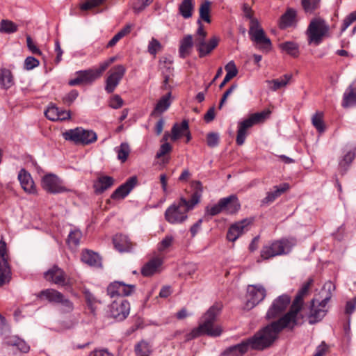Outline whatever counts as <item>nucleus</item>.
<instances>
[{
    "instance_id": "f3484780",
    "label": "nucleus",
    "mask_w": 356,
    "mask_h": 356,
    "mask_svg": "<svg viewBox=\"0 0 356 356\" xmlns=\"http://www.w3.org/2000/svg\"><path fill=\"white\" fill-rule=\"evenodd\" d=\"M135 290V285L126 284L122 282H115L111 284L107 288L108 294L111 297L127 296L131 295Z\"/></svg>"
},
{
    "instance_id": "aec40b11",
    "label": "nucleus",
    "mask_w": 356,
    "mask_h": 356,
    "mask_svg": "<svg viewBox=\"0 0 356 356\" xmlns=\"http://www.w3.org/2000/svg\"><path fill=\"white\" fill-rule=\"evenodd\" d=\"M44 277L47 281L52 282L57 285L65 284V272L56 265L46 271Z\"/></svg>"
},
{
    "instance_id": "c03bdc74",
    "label": "nucleus",
    "mask_w": 356,
    "mask_h": 356,
    "mask_svg": "<svg viewBox=\"0 0 356 356\" xmlns=\"http://www.w3.org/2000/svg\"><path fill=\"white\" fill-rule=\"evenodd\" d=\"M115 152L118 154V159L124 163L130 154L131 149L127 143H122L120 146L115 147Z\"/></svg>"
},
{
    "instance_id": "2f4dec72",
    "label": "nucleus",
    "mask_w": 356,
    "mask_h": 356,
    "mask_svg": "<svg viewBox=\"0 0 356 356\" xmlns=\"http://www.w3.org/2000/svg\"><path fill=\"white\" fill-rule=\"evenodd\" d=\"M38 297L40 298L44 297L49 302L54 303H61L64 300L63 295L58 291L52 289L42 290L39 293Z\"/></svg>"
},
{
    "instance_id": "864d4df0",
    "label": "nucleus",
    "mask_w": 356,
    "mask_h": 356,
    "mask_svg": "<svg viewBox=\"0 0 356 356\" xmlns=\"http://www.w3.org/2000/svg\"><path fill=\"white\" fill-rule=\"evenodd\" d=\"M174 242V237L172 235H166L158 244V251L161 252L170 248Z\"/></svg>"
},
{
    "instance_id": "ddd939ff",
    "label": "nucleus",
    "mask_w": 356,
    "mask_h": 356,
    "mask_svg": "<svg viewBox=\"0 0 356 356\" xmlns=\"http://www.w3.org/2000/svg\"><path fill=\"white\" fill-rule=\"evenodd\" d=\"M130 312V304L124 298L120 297L110 305V316L118 321L124 320Z\"/></svg>"
},
{
    "instance_id": "ea45409f",
    "label": "nucleus",
    "mask_w": 356,
    "mask_h": 356,
    "mask_svg": "<svg viewBox=\"0 0 356 356\" xmlns=\"http://www.w3.org/2000/svg\"><path fill=\"white\" fill-rule=\"evenodd\" d=\"M279 48L293 57L296 58L299 56V46L294 42L286 41L280 43L279 44Z\"/></svg>"
},
{
    "instance_id": "dca6fc26",
    "label": "nucleus",
    "mask_w": 356,
    "mask_h": 356,
    "mask_svg": "<svg viewBox=\"0 0 356 356\" xmlns=\"http://www.w3.org/2000/svg\"><path fill=\"white\" fill-rule=\"evenodd\" d=\"M42 187L46 191L51 193H59L65 191L60 179L54 174L49 173L42 179Z\"/></svg>"
},
{
    "instance_id": "f03ea898",
    "label": "nucleus",
    "mask_w": 356,
    "mask_h": 356,
    "mask_svg": "<svg viewBox=\"0 0 356 356\" xmlns=\"http://www.w3.org/2000/svg\"><path fill=\"white\" fill-rule=\"evenodd\" d=\"M284 329L289 330V327L281 319L275 320L257 331L252 337L245 339V341L248 349L263 350L275 342Z\"/></svg>"
},
{
    "instance_id": "72a5a7b5",
    "label": "nucleus",
    "mask_w": 356,
    "mask_h": 356,
    "mask_svg": "<svg viewBox=\"0 0 356 356\" xmlns=\"http://www.w3.org/2000/svg\"><path fill=\"white\" fill-rule=\"evenodd\" d=\"M114 180L109 176H102L98 178L94 184V188L96 193H102L104 191L111 188L113 184Z\"/></svg>"
},
{
    "instance_id": "a18cd8bd",
    "label": "nucleus",
    "mask_w": 356,
    "mask_h": 356,
    "mask_svg": "<svg viewBox=\"0 0 356 356\" xmlns=\"http://www.w3.org/2000/svg\"><path fill=\"white\" fill-rule=\"evenodd\" d=\"M312 124L319 133H323L325 130V125L323 122V113L317 111L312 118Z\"/></svg>"
},
{
    "instance_id": "09e8293b",
    "label": "nucleus",
    "mask_w": 356,
    "mask_h": 356,
    "mask_svg": "<svg viewBox=\"0 0 356 356\" xmlns=\"http://www.w3.org/2000/svg\"><path fill=\"white\" fill-rule=\"evenodd\" d=\"M211 3L209 1H205L202 3L200 8V17L207 23L211 22L210 8Z\"/></svg>"
},
{
    "instance_id": "423d86ee",
    "label": "nucleus",
    "mask_w": 356,
    "mask_h": 356,
    "mask_svg": "<svg viewBox=\"0 0 356 356\" xmlns=\"http://www.w3.org/2000/svg\"><path fill=\"white\" fill-rule=\"evenodd\" d=\"M295 245L294 239L283 238L275 241L262 248L261 257L263 259H268L277 255L287 254Z\"/></svg>"
},
{
    "instance_id": "7ed1b4c3",
    "label": "nucleus",
    "mask_w": 356,
    "mask_h": 356,
    "mask_svg": "<svg viewBox=\"0 0 356 356\" xmlns=\"http://www.w3.org/2000/svg\"><path fill=\"white\" fill-rule=\"evenodd\" d=\"M222 305L216 303L212 305L202 316L198 327L194 328L188 335V340L197 338L202 335H207L211 337H218L222 333L220 325L215 324L217 316L220 314Z\"/></svg>"
},
{
    "instance_id": "cd10ccee",
    "label": "nucleus",
    "mask_w": 356,
    "mask_h": 356,
    "mask_svg": "<svg viewBox=\"0 0 356 356\" xmlns=\"http://www.w3.org/2000/svg\"><path fill=\"white\" fill-rule=\"evenodd\" d=\"M162 264L163 260L161 258H153L143 266L141 269L142 275L146 277L154 275L158 271Z\"/></svg>"
},
{
    "instance_id": "4d7b16f0",
    "label": "nucleus",
    "mask_w": 356,
    "mask_h": 356,
    "mask_svg": "<svg viewBox=\"0 0 356 356\" xmlns=\"http://www.w3.org/2000/svg\"><path fill=\"white\" fill-rule=\"evenodd\" d=\"M108 64L106 63V61H104L102 63H100L99 66L97 69H89V72L90 74H92V79L93 81L96 80L99 77L101 76V75L103 74V72L108 67Z\"/></svg>"
},
{
    "instance_id": "69168bd1",
    "label": "nucleus",
    "mask_w": 356,
    "mask_h": 356,
    "mask_svg": "<svg viewBox=\"0 0 356 356\" xmlns=\"http://www.w3.org/2000/svg\"><path fill=\"white\" fill-rule=\"evenodd\" d=\"M355 21H356V10L350 13L348 15L346 16V17L343 19L341 31L343 32L346 31L348 27L353 23Z\"/></svg>"
},
{
    "instance_id": "f704fd0d",
    "label": "nucleus",
    "mask_w": 356,
    "mask_h": 356,
    "mask_svg": "<svg viewBox=\"0 0 356 356\" xmlns=\"http://www.w3.org/2000/svg\"><path fill=\"white\" fill-rule=\"evenodd\" d=\"M188 129V122L186 120H183L181 124L175 123L171 129L170 140L172 141H176L182 136H184L186 131H187Z\"/></svg>"
},
{
    "instance_id": "393cba45",
    "label": "nucleus",
    "mask_w": 356,
    "mask_h": 356,
    "mask_svg": "<svg viewBox=\"0 0 356 356\" xmlns=\"http://www.w3.org/2000/svg\"><path fill=\"white\" fill-rule=\"evenodd\" d=\"M113 242L115 248L120 252H129L132 249V243L125 235H115L113 237Z\"/></svg>"
},
{
    "instance_id": "1a4fd4ad",
    "label": "nucleus",
    "mask_w": 356,
    "mask_h": 356,
    "mask_svg": "<svg viewBox=\"0 0 356 356\" xmlns=\"http://www.w3.org/2000/svg\"><path fill=\"white\" fill-rule=\"evenodd\" d=\"M70 291L75 296H79L76 291H82L87 306L92 312L95 311L97 305L101 302L90 291L83 288L81 282L72 277H68V292Z\"/></svg>"
},
{
    "instance_id": "3c124183",
    "label": "nucleus",
    "mask_w": 356,
    "mask_h": 356,
    "mask_svg": "<svg viewBox=\"0 0 356 356\" xmlns=\"http://www.w3.org/2000/svg\"><path fill=\"white\" fill-rule=\"evenodd\" d=\"M291 77V74H284L280 79L272 80L270 82L273 83V90H277L281 88L286 86Z\"/></svg>"
},
{
    "instance_id": "39448f33",
    "label": "nucleus",
    "mask_w": 356,
    "mask_h": 356,
    "mask_svg": "<svg viewBox=\"0 0 356 356\" xmlns=\"http://www.w3.org/2000/svg\"><path fill=\"white\" fill-rule=\"evenodd\" d=\"M243 11L245 17L250 19L249 35L251 40L256 44L258 49L263 51L268 52L271 49L272 43L261 26L257 19L254 18L252 15L251 8L245 4L243 6Z\"/></svg>"
},
{
    "instance_id": "4be33fe9",
    "label": "nucleus",
    "mask_w": 356,
    "mask_h": 356,
    "mask_svg": "<svg viewBox=\"0 0 356 356\" xmlns=\"http://www.w3.org/2000/svg\"><path fill=\"white\" fill-rule=\"evenodd\" d=\"M245 340L241 343L226 348L220 354V356H243L248 351Z\"/></svg>"
},
{
    "instance_id": "c756f323",
    "label": "nucleus",
    "mask_w": 356,
    "mask_h": 356,
    "mask_svg": "<svg viewBox=\"0 0 356 356\" xmlns=\"http://www.w3.org/2000/svg\"><path fill=\"white\" fill-rule=\"evenodd\" d=\"M296 11L293 8H288L282 15L280 20V28L285 29L293 26L296 23Z\"/></svg>"
},
{
    "instance_id": "0e129e2a",
    "label": "nucleus",
    "mask_w": 356,
    "mask_h": 356,
    "mask_svg": "<svg viewBox=\"0 0 356 356\" xmlns=\"http://www.w3.org/2000/svg\"><path fill=\"white\" fill-rule=\"evenodd\" d=\"M161 49V44L159 40L152 38L148 44V51L152 55H156Z\"/></svg>"
},
{
    "instance_id": "473e14b6",
    "label": "nucleus",
    "mask_w": 356,
    "mask_h": 356,
    "mask_svg": "<svg viewBox=\"0 0 356 356\" xmlns=\"http://www.w3.org/2000/svg\"><path fill=\"white\" fill-rule=\"evenodd\" d=\"M220 38L218 36L213 35L209 40L205 42L203 46L198 48L197 50L200 58L204 57L209 54L218 45Z\"/></svg>"
},
{
    "instance_id": "58836bf2",
    "label": "nucleus",
    "mask_w": 356,
    "mask_h": 356,
    "mask_svg": "<svg viewBox=\"0 0 356 356\" xmlns=\"http://www.w3.org/2000/svg\"><path fill=\"white\" fill-rule=\"evenodd\" d=\"M197 24L199 26L195 35V41L193 42L197 50L205 44L206 37L207 35V33L204 29L200 19H198Z\"/></svg>"
},
{
    "instance_id": "6e6d98bb",
    "label": "nucleus",
    "mask_w": 356,
    "mask_h": 356,
    "mask_svg": "<svg viewBox=\"0 0 356 356\" xmlns=\"http://www.w3.org/2000/svg\"><path fill=\"white\" fill-rule=\"evenodd\" d=\"M225 201L220 202V200H219L216 204H215L211 207H207L206 209V212H207V213H208L209 215H210L211 216H216V215L219 214L220 213L223 212L222 207H223V206H225Z\"/></svg>"
},
{
    "instance_id": "052dcab7",
    "label": "nucleus",
    "mask_w": 356,
    "mask_h": 356,
    "mask_svg": "<svg viewBox=\"0 0 356 356\" xmlns=\"http://www.w3.org/2000/svg\"><path fill=\"white\" fill-rule=\"evenodd\" d=\"M106 0H87L81 6L83 10H90L103 4Z\"/></svg>"
},
{
    "instance_id": "2eb2a0df",
    "label": "nucleus",
    "mask_w": 356,
    "mask_h": 356,
    "mask_svg": "<svg viewBox=\"0 0 356 356\" xmlns=\"http://www.w3.org/2000/svg\"><path fill=\"white\" fill-rule=\"evenodd\" d=\"M266 296V291L261 285H250L248 287L246 307L252 309L260 302H261Z\"/></svg>"
},
{
    "instance_id": "a211bd4d",
    "label": "nucleus",
    "mask_w": 356,
    "mask_h": 356,
    "mask_svg": "<svg viewBox=\"0 0 356 356\" xmlns=\"http://www.w3.org/2000/svg\"><path fill=\"white\" fill-rule=\"evenodd\" d=\"M18 180L23 190L28 193L34 194L36 193L35 183L31 176V174L25 169L19 170L17 176Z\"/></svg>"
},
{
    "instance_id": "e2e57ef3",
    "label": "nucleus",
    "mask_w": 356,
    "mask_h": 356,
    "mask_svg": "<svg viewBox=\"0 0 356 356\" xmlns=\"http://www.w3.org/2000/svg\"><path fill=\"white\" fill-rule=\"evenodd\" d=\"M9 328L8 330H4V332L1 330V334L3 336L4 342L6 345L16 346L19 338L17 336H7L6 332V331H9Z\"/></svg>"
},
{
    "instance_id": "0eeeda50",
    "label": "nucleus",
    "mask_w": 356,
    "mask_h": 356,
    "mask_svg": "<svg viewBox=\"0 0 356 356\" xmlns=\"http://www.w3.org/2000/svg\"><path fill=\"white\" fill-rule=\"evenodd\" d=\"M329 26L320 17L313 19L307 29L309 44L318 45L329 33Z\"/></svg>"
},
{
    "instance_id": "bb28decb",
    "label": "nucleus",
    "mask_w": 356,
    "mask_h": 356,
    "mask_svg": "<svg viewBox=\"0 0 356 356\" xmlns=\"http://www.w3.org/2000/svg\"><path fill=\"white\" fill-rule=\"evenodd\" d=\"M92 78V74L90 73L88 70H81L76 72V77L68 81V85L77 86L91 83L94 81Z\"/></svg>"
},
{
    "instance_id": "5fc2aeb1",
    "label": "nucleus",
    "mask_w": 356,
    "mask_h": 356,
    "mask_svg": "<svg viewBox=\"0 0 356 356\" xmlns=\"http://www.w3.org/2000/svg\"><path fill=\"white\" fill-rule=\"evenodd\" d=\"M302 6L307 13H312L318 8L320 0H302Z\"/></svg>"
},
{
    "instance_id": "6e6552de",
    "label": "nucleus",
    "mask_w": 356,
    "mask_h": 356,
    "mask_svg": "<svg viewBox=\"0 0 356 356\" xmlns=\"http://www.w3.org/2000/svg\"><path fill=\"white\" fill-rule=\"evenodd\" d=\"M304 297L298 293L291 305L290 310L280 318L285 325L289 327V330H292L299 324L300 318H304V316L300 314L302 307Z\"/></svg>"
},
{
    "instance_id": "37998d69",
    "label": "nucleus",
    "mask_w": 356,
    "mask_h": 356,
    "mask_svg": "<svg viewBox=\"0 0 356 356\" xmlns=\"http://www.w3.org/2000/svg\"><path fill=\"white\" fill-rule=\"evenodd\" d=\"M0 83L5 89L10 88L14 84L13 77L9 70L2 69L1 70Z\"/></svg>"
},
{
    "instance_id": "c9c22d12",
    "label": "nucleus",
    "mask_w": 356,
    "mask_h": 356,
    "mask_svg": "<svg viewBox=\"0 0 356 356\" xmlns=\"http://www.w3.org/2000/svg\"><path fill=\"white\" fill-rule=\"evenodd\" d=\"M172 151V146L169 143H163L156 154V159H161L162 164L166 165L170 162V153Z\"/></svg>"
},
{
    "instance_id": "13d9d810",
    "label": "nucleus",
    "mask_w": 356,
    "mask_h": 356,
    "mask_svg": "<svg viewBox=\"0 0 356 356\" xmlns=\"http://www.w3.org/2000/svg\"><path fill=\"white\" fill-rule=\"evenodd\" d=\"M252 223V220L245 218L239 222H237L231 225V227H235L236 232H239V235L241 236L245 232L246 227Z\"/></svg>"
},
{
    "instance_id": "5701e85b",
    "label": "nucleus",
    "mask_w": 356,
    "mask_h": 356,
    "mask_svg": "<svg viewBox=\"0 0 356 356\" xmlns=\"http://www.w3.org/2000/svg\"><path fill=\"white\" fill-rule=\"evenodd\" d=\"M225 202L222 207L223 212L228 214L236 213L241 208V204L238 197L235 195H232L226 197L221 198L220 202Z\"/></svg>"
},
{
    "instance_id": "e433bc0d",
    "label": "nucleus",
    "mask_w": 356,
    "mask_h": 356,
    "mask_svg": "<svg viewBox=\"0 0 356 356\" xmlns=\"http://www.w3.org/2000/svg\"><path fill=\"white\" fill-rule=\"evenodd\" d=\"M171 92H169L165 95H163L161 97V99L159 100L157 104H156L154 111L152 113V115H154L156 113H162L164 111H165L170 106L171 101Z\"/></svg>"
},
{
    "instance_id": "f257e3e1",
    "label": "nucleus",
    "mask_w": 356,
    "mask_h": 356,
    "mask_svg": "<svg viewBox=\"0 0 356 356\" xmlns=\"http://www.w3.org/2000/svg\"><path fill=\"white\" fill-rule=\"evenodd\" d=\"M194 191L189 200L181 197L178 202H175L165 211V219L170 224H181L188 218V212L197 204L202 197V186L200 181L193 183Z\"/></svg>"
},
{
    "instance_id": "774afa93",
    "label": "nucleus",
    "mask_w": 356,
    "mask_h": 356,
    "mask_svg": "<svg viewBox=\"0 0 356 356\" xmlns=\"http://www.w3.org/2000/svg\"><path fill=\"white\" fill-rule=\"evenodd\" d=\"M123 105V99L118 95L112 97L109 102V106L115 109L122 107Z\"/></svg>"
},
{
    "instance_id": "20e7f679",
    "label": "nucleus",
    "mask_w": 356,
    "mask_h": 356,
    "mask_svg": "<svg viewBox=\"0 0 356 356\" xmlns=\"http://www.w3.org/2000/svg\"><path fill=\"white\" fill-rule=\"evenodd\" d=\"M335 286L332 282H327L320 293L322 300L313 299L311 301L307 318L309 324H314L323 319L327 313L326 305L331 299Z\"/></svg>"
},
{
    "instance_id": "a878e982",
    "label": "nucleus",
    "mask_w": 356,
    "mask_h": 356,
    "mask_svg": "<svg viewBox=\"0 0 356 356\" xmlns=\"http://www.w3.org/2000/svg\"><path fill=\"white\" fill-rule=\"evenodd\" d=\"M253 125L254 124H253L250 118L238 123L237 136L236 139V143L238 145H242L244 143L247 136V130L251 128Z\"/></svg>"
},
{
    "instance_id": "f8f14e48",
    "label": "nucleus",
    "mask_w": 356,
    "mask_h": 356,
    "mask_svg": "<svg viewBox=\"0 0 356 356\" xmlns=\"http://www.w3.org/2000/svg\"><path fill=\"white\" fill-rule=\"evenodd\" d=\"M126 73V67L122 65H117L108 72L106 79L105 90L108 93H112Z\"/></svg>"
},
{
    "instance_id": "79ce46f5",
    "label": "nucleus",
    "mask_w": 356,
    "mask_h": 356,
    "mask_svg": "<svg viewBox=\"0 0 356 356\" xmlns=\"http://www.w3.org/2000/svg\"><path fill=\"white\" fill-rule=\"evenodd\" d=\"M193 0H183L179 6V12L184 18L188 19L193 15Z\"/></svg>"
},
{
    "instance_id": "338daca9",
    "label": "nucleus",
    "mask_w": 356,
    "mask_h": 356,
    "mask_svg": "<svg viewBox=\"0 0 356 356\" xmlns=\"http://www.w3.org/2000/svg\"><path fill=\"white\" fill-rule=\"evenodd\" d=\"M39 60L33 56L27 57L24 60V68L31 70L39 65Z\"/></svg>"
},
{
    "instance_id": "4468645a",
    "label": "nucleus",
    "mask_w": 356,
    "mask_h": 356,
    "mask_svg": "<svg viewBox=\"0 0 356 356\" xmlns=\"http://www.w3.org/2000/svg\"><path fill=\"white\" fill-rule=\"evenodd\" d=\"M6 243L0 241V286L8 284L11 279V270L6 257Z\"/></svg>"
},
{
    "instance_id": "b1692460",
    "label": "nucleus",
    "mask_w": 356,
    "mask_h": 356,
    "mask_svg": "<svg viewBox=\"0 0 356 356\" xmlns=\"http://www.w3.org/2000/svg\"><path fill=\"white\" fill-rule=\"evenodd\" d=\"M289 188V184L287 183H283L279 186H275L273 188V191L268 192L266 197H264L261 202L263 204H268L274 202L278 197L282 193L286 191Z\"/></svg>"
},
{
    "instance_id": "8fccbe9b",
    "label": "nucleus",
    "mask_w": 356,
    "mask_h": 356,
    "mask_svg": "<svg viewBox=\"0 0 356 356\" xmlns=\"http://www.w3.org/2000/svg\"><path fill=\"white\" fill-rule=\"evenodd\" d=\"M350 91L347 93L345 92L343 95V100L342 106L343 107H348L356 104V94L353 91L352 86L349 87Z\"/></svg>"
},
{
    "instance_id": "de8ad7c7",
    "label": "nucleus",
    "mask_w": 356,
    "mask_h": 356,
    "mask_svg": "<svg viewBox=\"0 0 356 356\" xmlns=\"http://www.w3.org/2000/svg\"><path fill=\"white\" fill-rule=\"evenodd\" d=\"M17 25L12 21L3 19L0 23V32L8 34L13 33L17 31Z\"/></svg>"
},
{
    "instance_id": "603ef678",
    "label": "nucleus",
    "mask_w": 356,
    "mask_h": 356,
    "mask_svg": "<svg viewBox=\"0 0 356 356\" xmlns=\"http://www.w3.org/2000/svg\"><path fill=\"white\" fill-rule=\"evenodd\" d=\"M270 114V111L269 110H264L261 112L254 113L250 115V118L253 122L254 124L261 122L264 121Z\"/></svg>"
},
{
    "instance_id": "49530a36",
    "label": "nucleus",
    "mask_w": 356,
    "mask_h": 356,
    "mask_svg": "<svg viewBox=\"0 0 356 356\" xmlns=\"http://www.w3.org/2000/svg\"><path fill=\"white\" fill-rule=\"evenodd\" d=\"M82 238V232L80 229L74 228L70 229L68 234V245L77 247L80 244Z\"/></svg>"
},
{
    "instance_id": "7c9ffc66",
    "label": "nucleus",
    "mask_w": 356,
    "mask_h": 356,
    "mask_svg": "<svg viewBox=\"0 0 356 356\" xmlns=\"http://www.w3.org/2000/svg\"><path fill=\"white\" fill-rule=\"evenodd\" d=\"M193 36L191 35H185L181 40L179 48V56L182 58L190 55L191 49L193 47Z\"/></svg>"
},
{
    "instance_id": "a19ab883",
    "label": "nucleus",
    "mask_w": 356,
    "mask_h": 356,
    "mask_svg": "<svg viewBox=\"0 0 356 356\" xmlns=\"http://www.w3.org/2000/svg\"><path fill=\"white\" fill-rule=\"evenodd\" d=\"M136 356H149L152 353V346L146 341L142 340L135 345Z\"/></svg>"
},
{
    "instance_id": "680f3d73",
    "label": "nucleus",
    "mask_w": 356,
    "mask_h": 356,
    "mask_svg": "<svg viewBox=\"0 0 356 356\" xmlns=\"http://www.w3.org/2000/svg\"><path fill=\"white\" fill-rule=\"evenodd\" d=\"M207 144L210 147H217L219 144V134L211 132L207 135Z\"/></svg>"
},
{
    "instance_id": "4c0bfd02",
    "label": "nucleus",
    "mask_w": 356,
    "mask_h": 356,
    "mask_svg": "<svg viewBox=\"0 0 356 356\" xmlns=\"http://www.w3.org/2000/svg\"><path fill=\"white\" fill-rule=\"evenodd\" d=\"M225 70L226 71V75L220 84V88H222L225 86V85L229 81L235 77L238 74V70L235 65V63L233 60L229 61L225 67Z\"/></svg>"
},
{
    "instance_id": "bf43d9fd",
    "label": "nucleus",
    "mask_w": 356,
    "mask_h": 356,
    "mask_svg": "<svg viewBox=\"0 0 356 356\" xmlns=\"http://www.w3.org/2000/svg\"><path fill=\"white\" fill-rule=\"evenodd\" d=\"M153 1L154 0H135L133 4V9L137 13H140L152 3Z\"/></svg>"
},
{
    "instance_id": "9b49d317",
    "label": "nucleus",
    "mask_w": 356,
    "mask_h": 356,
    "mask_svg": "<svg viewBox=\"0 0 356 356\" xmlns=\"http://www.w3.org/2000/svg\"><path fill=\"white\" fill-rule=\"evenodd\" d=\"M97 139L96 133L92 130H86L81 127H77L68 130V140L75 144L87 145L95 143Z\"/></svg>"
},
{
    "instance_id": "c85d7f7f",
    "label": "nucleus",
    "mask_w": 356,
    "mask_h": 356,
    "mask_svg": "<svg viewBox=\"0 0 356 356\" xmlns=\"http://www.w3.org/2000/svg\"><path fill=\"white\" fill-rule=\"evenodd\" d=\"M44 115L47 118L51 121H63L67 119V112L60 110L59 108L53 104L48 106L44 111Z\"/></svg>"
},
{
    "instance_id": "6ab92c4d",
    "label": "nucleus",
    "mask_w": 356,
    "mask_h": 356,
    "mask_svg": "<svg viewBox=\"0 0 356 356\" xmlns=\"http://www.w3.org/2000/svg\"><path fill=\"white\" fill-rule=\"evenodd\" d=\"M137 184L136 177L129 178L125 183L119 186L111 195L112 199H123L134 188Z\"/></svg>"
},
{
    "instance_id": "9d476101",
    "label": "nucleus",
    "mask_w": 356,
    "mask_h": 356,
    "mask_svg": "<svg viewBox=\"0 0 356 356\" xmlns=\"http://www.w3.org/2000/svg\"><path fill=\"white\" fill-rule=\"evenodd\" d=\"M291 302V298L286 294H282L276 298L270 305L266 315L268 320L280 319L284 313Z\"/></svg>"
},
{
    "instance_id": "412c9836",
    "label": "nucleus",
    "mask_w": 356,
    "mask_h": 356,
    "mask_svg": "<svg viewBox=\"0 0 356 356\" xmlns=\"http://www.w3.org/2000/svg\"><path fill=\"white\" fill-rule=\"evenodd\" d=\"M81 259L83 263L92 267L101 268L102 266L101 257L97 252L88 249L82 251Z\"/></svg>"
}]
</instances>
